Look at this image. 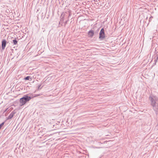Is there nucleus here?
<instances>
[{
	"mask_svg": "<svg viewBox=\"0 0 158 158\" xmlns=\"http://www.w3.org/2000/svg\"><path fill=\"white\" fill-rule=\"evenodd\" d=\"M149 99L153 109L156 112L158 111V98L155 96H150Z\"/></svg>",
	"mask_w": 158,
	"mask_h": 158,
	"instance_id": "obj_1",
	"label": "nucleus"
},
{
	"mask_svg": "<svg viewBox=\"0 0 158 158\" xmlns=\"http://www.w3.org/2000/svg\"><path fill=\"white\" fill-rule=\"evenodd\" d=\"M34 97L33 94H31L30 96H28L27 95H24L20 99V106H22L24 105L31 98H33Z\"/></svg>",
	"mask_w": 158,
	"mask_h": 158,
	"instance_id": "obj_2",
	"label": "nucleus"
},
{
	"mask_svg": "<svg viewBox=\"0 0 158 158\" xmlns=\"http://www.w3.org/2000/svg\"><path fill=\"white\" fill-rule=\"evenodd\" d=\"M105 37V30L104 29L102 28L100 31L99 33V38L101 40H102Z\"/></svg>",
	"mask_w": 158,
	"mask_h": 158,
	"instance_id": "obj_3",
	"label": "nucleus"
},
{
	"mask_svg": "<svg viewBox=\"0 0 158 158\" xmlns=\"http://www.w3.org/2000/svg\"><path fill=\"white\" fill-rule=\"evenodd\" d=\"M6 41L5 39H3L2 41V48L3 50H4L6 47Z\"/></svg>",
	"mask_w": 158,
	"mask_h": 158,
	"instance_id": "obj_4",
	"label": "nucleus"
},
{
	"mask_svg": "<svg viewBox=\"0 0 158 158\" xmlns=\"http://www.w3.org/2000/svg\"><path fill=\"white\" fill-rule=\"evenodd\" d=\"M94 34V31L93 30H91L88 33V36L89 38H92Z\"/></svg>",
	"mask_w": 158,
	"mask_h": 158,
	"instance_id": "obj_5",
	"label": "nucleus"
},
{
	"mask_svg": "<svg viewBox=\"0 0 158 158\" xmlns=\"http://www.w3.org/2000/svg\"><path fill=\"white\" fill-rule=\"evenodd\" d=\"M15 113L16 112L14 111H12L7 117V119L8 120L11 119L13 117L14 114H15Z\"/></svg>",
	"mask_w": 158,
	"mask_h": 158,
	"instance_id": "obj_6",
	"label": "nucleus"
},
{
	"mask_svg": "<svg viewBox=\"0 0 158 158\" xmlns=\"http://www.w3.org/2000/svg\"><path fill=\"white\" fill-rule=\"evenodd\" d=\"M18 42V40L16 39V38H15V39L12 40V43L14 45H16L17 44Z\"/></svg>",
	"mask_w": 158,
	"mask_h": 158,
	"instance_id": "obj_7",
	"label": "nucleus"
},
{
	"mask_svg": "<svg viewBox=\"0 0 158 158\" xmlns=\"http://www.w3.org/2000/svg\"><path fill=\"white\" fill-rule=\"evenodd\" d=\"M60 22H61V23L63 22L64 20V15L63 16V15L62 14L60 17Z\"/></svg>",
	"mask_w": 158,
	"mask_h": 158,
	"instance_id": "obj_8",
	"label": "nucleus"
},
{
	"mask_svg": "<svg viewBox=\"0 0 158 158\" xmlns=\"http://www.w3.org/2000/svg\"><path fill=\"white\" fill-rule=\"evenodd\" d=\"M23 79H32V77H31L30 76H28L24 77Z\"/></svg>",
	"mask_w": 158,
	"mask_h": 158,
	"instance_id": "obj_9",
	"label": "nucleus"
},
{
	"mask_svg": "<svg viewBox=\"0 0 158 158\" xmlns=\"http://www.w3.org/2000/svg\"><path fill=\"white\" fill-rule=\"evenodd\" d=\"M41 95V94H35V95H33V96H34V98L35 97L40 96Z\"/></svg>",
	"mask_w": 158,
	"mask_h": 158,
	"instance_id": "obj_10",
	"label": "nucleus"
},
{
	"mask_svg": "<svg viewBox=\"0 0 158 158\" xmlns=\"http://www.w3.org/2000/svg\"><path fill=\"white\" fill-rule=\"evenodd\" d=\"M158 57H156V59H155V60H154V62H155V64H156V62L157 61V60L158 59Z\"/></svg>",
	"mask_w": 158,
	"mask_h": 158,
	"instance_id": "obj_11",
	"label": "nucleus"
},
{
	"mask_svg": "<svg viewBox=\"0 0 158 158\" xmlns=\"http://www.w3.org/2000/svg\"><path fill=\"white\" fill-rule=\"evenodd\" d=\"M69 21V20H68L65 21L64 23V26H65L66 25V24L68 21Z\"/></svg>",
	"mask_w": 158,
	"mask_h": 158,
	"instance_id": "obj_12",
	"label": "nucleus"
},
{
	"mask_svg": "<svg viewBox=\"0 0 158 158\" xmlns=\"http://www.w3.org/2000/svg\"><path fill=\"white\" fill-rule=\"evenodd\" d=\"M40 86H41V85H39V86L38 87V90L40 89H41L42 87H40Z\"/></svg>",
	"mask_w": 158,
	"mask_h": 158,
	"instance_id": "obj_13",
	"label": "nucleus"
},
{
	"mask_svg": "<svg viewBox=\"0 0 158 158\" xmlns=\"http://www.w3.org/2000/svg\"><path fill=\"white\" fill-rule=\"evenodd\" d=\"M69 16L68 17L69 18L71 15V13L69 12Z\"/></svg>",
	"mask_w": 158,
	"mask_h": 158,
	"instance_id": "obj_14",
	"label": "nucleus"
},
{
	"mask_svg": "<svg viewBox=\"0 0 158 158\" xmlns=\"http://www.w3.org/2000/svg\"><path fill=\"white\" fill-rule=\"evenodd\" d=\"M33 78H34V79H35L36 78V77H33Z\"/></svg>",
	"mask_w": 158,
	"mask_h": 158,
	"instance_id": "obj_15",
	"label": "nucleus"
},
{
	"mask_svg": "<svg viewBox=\"0 0 158 158\" xmlns=\"http://www.w3.org/2000/svg\"><path fill=\"white\" fill-rule=\"evenodd\" d=\"M153 65H155L156 64H155V62L154 63V64H153Z\"/></svg>",
	"mask_w": 158,
	"mask_h": 158,
	"instance_id": "obj_16",
	"label": "nucleus"
}]
</instances>
